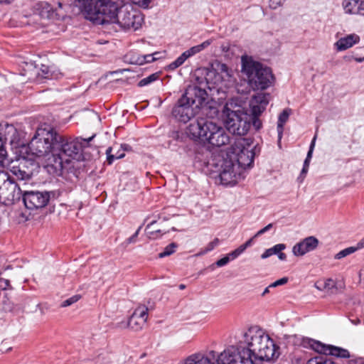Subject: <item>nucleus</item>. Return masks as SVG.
Here are the masks:
<instances>
[{
  "mask_svg": "<svg viewBox=\"0 0 364 364\" xmlns=\"http://www.w3.org/2000/svg\"><path fill=\"white\" fill-rule=\"evenodd\" d=\"M28 148L32 155L46 159L45 168L50 174L59 176L73 159L78 157L82 146L77 139L72 140L44 126L37 129Z\"/></svg>",
  "mask_w": 364,
  "mask_h": 364,
  "instance_id": "nucleus-1",
  "label": "nucleus"
},
{
  "mask_svg": "<svg viewBox=\"0 0 364 364\" xmlns=\"http://www.w3.org/2000/svg\"><path fill=\"white\" fill-rule=\"evenodd\" d=\"M222 117L227 129L233 134L244 136L250 128V118L245 103L237 98H232L225 103Z\"/></svg>",
  "mask_w": 364,
  "mask_h": 364,
  "instance_id": "nucleus-2",
  "label": "nucleus"
},
{
  "mask_svg": "<svg viewBox=\"0 0 364 364\" xmlns=\"http://www.w3.org/2000/svg\"><path fill=\"white\" fill-rule=\"evenodd\" d=\"M187 132L194 139H200L218 147L230 141V136L225 129L206 118L198 117L191 122L187 128Z\"/></svg>",
  "mask_w": 364,
  "mask_h": 364,
  "instance_id": "nucleus-3",
  "label": "nucleus"
},
{
  "mask_svg": "<svg viewBox=\"0 0 364 364\" xmlns=\"http://www.w3.org/2000/svg\"><path fill=\"white\" fill-rule=\"evenodd\" d=\"M144 23V16L139 11L134 9L131 6L116 7V11L108 13L104 16L103 21L97 25H106L111 26L116 31H136Z\"/></svg>",
  "mask_w": 364,
  "mask_h": 364,
  "instance_id": "nucleus-4",
  "label": "nucleus"
},
{
  "mask_svg": "<svg viewBox=\"0 0 364 364\" xmlns=\"http://www.w3.org/2000/svg\"><path fill=\"white\" fill-rule=\"evenodd\" d=\"M242 73L247 79L249 85L253 90H264L272 83L273 75L269 68L253 60L251 57H242Z\"/></svg>",
  "mask_w": 364,
  "mask_h": 364,
  "instance_id": "nucleus-5",
  "label": "nucleus"
},
{
  "mask_svg": "<svg viewBox=\"0 0 364 364\" xmlns=\"http://www.w3.org/2000/svg\"><path fill=\"white\" fill-rule=\"evenodd\" d=\"M78 6L85 18L97 24L104 16L116 11L117 5L112 0H78Z\"/></svg>",
  "mask_w": 364,
  "mask_h": 364,
  "instance_id": "nucleus-6",
  "label": "nucleus"
},
{
  "mask_svg": "<svg viewBox=\"0 0 364 364\" xmlns=\"http://www.w3.org/2000/svg\"><path fill=\"white\" fill-rule=\"evenodd\" d=\"M268 333L258 326H252L245 330L239 338V345L242 346L243 353L250 357L252 352L262 342Z\"/></svg>",
  "mask_w": 364,
  "mask_h": 364,
  "instance_id": "nucleus-7",
  "label": "nucleus"
},
{
  "mask_svg": "<svg viewBox=\"0 0 364 364\" xmlns=\"http://www.w3.org/2000/svg\"><path fill=\"white\" fill-rule=\"evenodd\" d=\"M207 84L228 87L233 82L232 70L225 63L216 62L205 77Z\"/></svg>",
  "mask_w": 364,
  "mask_h": 364,
  "instance_id": "nucleus-8",
  "label": "nucleus"
},
{
  "mask_svg": "<svg viewBox=\"0 0 364 364\" xmlns=\"http://www.w3.org/2000/svg\"><path fill=\"white\" fill-rule=\"evenodd\" d=\"M279 348L276 346L274 341L268 334L262 342L252 352L250 358L255 362L274 361L279 356Z\"/></svg>",
  "mask_w": 364,
  "mask_h": 364,
  "instance_id": "nucleus-9",
  "label": "nucleus"
},
{
  "mask_svg": "<svg viewBox=\"0 0 364 364\" xmlns=\"http://www.w3.org/2000/svg\"><path fill=\"white\" fill-rule=\"evenodd\" d=\"M244 139H240L231 146V152L227 154V158L233 159L235 164H238L242 172L245 168L250 167L253 163L255 154L252 150L244 146Z\"/></svg>",
  "mask_w": 364,
  "mask_h": 364,
  "instance_id": "nucleus-10",
  "label": "nucleus"
},
{
  "mask_svg": "<svg viewBox=\"0 0 364 364\" xmlns=\"http://www.w3.org/2000/svg\"><path fill=\"white\" fill-rule=\"evenodd\" d=\"M242 168L231 158H224L220 165V180L225 186L235 185L242 178Z\"/></svg>",
  "mask_w": 364,
  "mask_h": 364,
  "instance_id": "nucleus-11",
  "label": "nucleus"
},
{
  "mask_svg": "<svg viewBox=\"0 0 364 364\" xmlns=\"http://www.w3.org/2000/svg\"><path fill=\"white\" fill-rule=\"evenodd\" d=\"M269 103V95L258 93L254 95L250 101V121L256 129L262 127V121L259 119L262 113L265 110Z\"/></svg>",
  "mask_w": 364,
  "mask_h": 364,
  "instance_id": "nucleus-12",
  "label": "nucleus"
},
{
  "mask_svg": "<svg viewBox=\"0 0 364 364\" xmlns=\"http://www.w3.org/2000/svg\"><path fill=\"white\" fill-rule=\"evenodd\" d=\"M247 355L243 353L242 346H230L219 355H216L217 364H244Z\"/></svg>",
  "mask_w": 364,
  "mask_h": 364,
  "instance_id": "nucleus-13",
  "label": "nucleus"
},
{
  "mask_svg": "<svg viewBox=\"0 0 364 364\" xmlns=\"http://www.w3.org/2000/svg\"><path fill=\"white\" fill-rule=\"evenodd\" d=\"M23 191L14 181L9 179L0 188V203L9 205L18 201L23 197Z\"/></svg>",
  "mask_w": 364,
  "mask_h": 364,
  "instance_id": "nucleus-14",
  "label": "nucleus"
},
{
  "mask_svg": "<svg viewBox=\"0 0 364 364\" xmlns=\"http://www.w3.org/2000/svg\"><path fill=\"white\" fill-rule=\"evenodd\" d=\"M50 193L48 191H23V201L26 208L37 210L44 208L50 200Z\"/></svg>",
  "mask_w": 364,
  "mask_h": 364,
  "instance_id": "nucleus-15",
  "label": "nucleus"
},
{
  "mask_svg": "<svg viewBox=\"0 0 364 364\" xmlns=\"http://www.w3.org/2000/svg\"><path fill=\"white\" fill-rule=\"evenodd\" d=\"M172 114L177 120L186 123L194 116V112L187 99L181 97L173 107Z\"/></svg>",
  "mask_w": 364,
  "mask_h": 364,
  "instance_id": "nucleus-16",
  "label": "nucleus"
},
{
  "mask_svg": "<svg viewBox=\"0 0 364 364\" xmlns=\"http://www.w3.org/2000/svg\"><path fill=\"white\" fill-rule=\"evenodd\" d=\"M208 94L204 88L196 85H190L186 90L185 93L181 97L187 99V102L191 105H196V107L202 106L206 100Z\"/></svg>",
  "mask_w": 364,
  "mask_h": 364,
  "instance_id": "nucleus-17",
  "label": "nucleus"
},
{
  "mask_svg": "<svg viewBox=\"0 0 364 364\" xmlns=\"http://www.w3.org/2000/svg\"><path fill=\"white\" fill-rule=\"evenodd\" d=\"M318 245V239L314 236H309L296 243L292 248V252L295 256H303L306 253L315 250Z\"/></svg>",
  "mask_w": 364,
  "mask_h": 364,
  "instance_id": "nucleus-18",
  "label": "nucleus"
},
{
  "mask_svg": "<svg viewBox=\"0 0 364 364\" xmlns=\"http://www.w3.org/2000/svg\"><path fill=\"white\" fill-rule=\"evenodd\" d=\"M169 227V225H167V221L166 220L159 223L154 220L146 225L145 231L149 239L156 240L164 234L168 232Z\"/></svg>",
  "mask_w": 364,
  "mask_h": 364,
  "instance_id": "nucleus-19",
  "label": "nucleus"
},
{
  "mask_svg": "<svg viewBox=\"0 0 364 364\" xmlns=\"http://www.w3.org/2000/svg\"><path fill=\"white\" fill-rule=\"evenodd\" d=\"M0 140L3 142L9 141L11 145L20 146L19 134L16 129L12 124H6L0 126Z\"/></svg>",
  "mask_w": 364,
  "mask_h": 364,
  "instance_id": "nucleus-20",
  "label": "nucleus"
},
{
  "mask_svg": "<svg viewBox=\"0 0 364 364\" xmlns=\"http://www.w3.org/2000/svg\"><path fill=\"white\" fill-rule=\"evenodd\" d=\"M341 5L345 14L364 16V0H343Z\"/></svg>",
  "mask_w": 364,
  "mask_h": 364,
  "instance_id": "nucleus-21",
  "label": "nucleus"
},
{
  "mask_svg": "<svg viewBox=\"0 0 364 364\" xmlns=\"http://www.w3.org/2000/svg\"><path fill=\"white\" fill-rule=\"evenodd\" d=\"M17 165L11 166V171L15 175L17 178L21 180H28L31 178L33 171L32 169L29 168L27 166L28 163L25 159L18 160L16 161Z\"/></svg>",
  "mask_w": 364,
  "mask_h": 364,
  "instance_id": "nucleus-22",
  "label": "nucleus"
},
{
  "mask_svg": "<svg viewBox=\"0 0 364 364\" xmlns=\"http://www.w3.org/2000/svg\"><path fill=\"white\" fill-rule=\"evenodd\" d=\"M215 357L216 353L213 350L210 351L207 355L195 353L185 360V364H215Z\"/></svg>",
  "mask_w": 364,
  "mask_h": 364,
  "instance_id": "nucleus-23",
  "label": "nucleus"
},
{
  "mask_svg": "<svg viewBox=\"0 0 364 364\" xmlns=\"http://www.w3.org/2000/svg\"><path fill=\"white\" fill-rule=\"evenodd\" d=\"M359 41L360 36L356 33H351L338 39L334 46L338 51H343L353 47Z\"/></svg>",
  "mask_w": 364,
  "mask_h": 364,
  "instance_id": "nucleus-24",
  "label": "nucleus"
},
{
  "mask_svg": "<svg viewBox=\"0 0 364 364\" xmlns=\"http://www.w3.org/2000/svg\"><path fill=\"white\" fill-rule=\"evenodd\" d=\"M21 75L27 77L28 80H39L40 72L36 65L32 62L24 63Z\"/></svg>",
  "mask_w": 364,
  "mask_h": 364,
  "instance_id": "nucleus-25",
  "label": "nucleus"
},
{
  "mask_svg": "<svg viewBox=\"0 0 364 364\" xmlns=\"http://www.w3.org/2000/svg\"><path fill=\"white\" fill-rule=\"evenodd\" d=\"M326 355H331L342 358H348L350 357V353L346 349L328 345Z\"/></svg>",
  "mask_w": 364,
  "mask_h": 364,
  "instance_id": "nucleus-26",
  "label": "nucleus"
},
{
  "mask_svg": "<svg viewBox=\"0 0 364 364\" xmlns=\"http://www.w3.org/2000/svg\"><path fill=\"white\" fill-rule=\"evenodd\" d=\"M145 323L146 322H144V320L140 319L132 314L128 323H126V326H129L134 331H139L144 327Z\"/></svg>",
  "mask_w": 364,
  "mask_h": 364,
  "instance_id": "nucleus-27",
  "label": "nucleus"
},
{
  "mask_svg": "<svg viewBox=\"0 0 364 364\" xmlns=\"http://www.w3.org/2000/svg\"><path fill=\"white\" fill-rule=\"evenodd\" d=\"M290 114L289 109H284L279 116V120L277 124V132L279 138L281 139L284 129V124L288 120Z\"/></svg>",
  "mask_w": 364,
  "mask_h": 364,
  "instance_id": "nucleus-28",
  "label": "nucleus"
},
{
  "mask_svg": "<svg viewBox=\"0 0 364 364\" xmlns=\"http://www.w3.org/2000/svg\"><path fill=\"white\" fill-rule=\"evenodd\" d=\"M211 42H212V41L207 40L199 45L193 46L190 49L186 50V52L190 58V57L200 53L205 48H206L208 46H209L211 44Z\"/></svg>",
  "mask_w": 364,
  "mask_h": 364,
  "instance_id": "nucleus-29",
  "label": "nucleus"
},
{
  "mask_svg": "<svg viewBox=\"0 0 364 364\" xmlns=\"http://www.w3.org/2000/svg\"><path fill=\"white\" fill-rule=\"evenodd\" d=\"M285 248L286 245L284 244H277L272 248L266 250L261 255V257L262 259H266L272 255H277V253H279V252H282Z\"/></svg>",
  "mask_w": 364,
  "mask_h": 364,
  "instance_id": "nucleus-30",
  "label": "nucleus"
},
{
  "mask_svg": "<svg viewBox=\"0 0 364 364\" xmlns=\"http://www.w3.org/2000/svg\"><path fill=\"white\" fill-rule=\"evenodd\" d=\"M159 55H160V53L156 52L153 54L142 55V56L139 57L134 63L136 64H139V65H142L146 63H151V62L160 58Z\"/></svg>",
  "mask_w": 364,
  "mask_h": 364,
  "instance_id": "nucleus-31",
  "label": "nucleus"
},
{
  "mask_svg": "<svg viewBox=\"0 0 364 364\" xmlns=\"http://www.w3.org/2000/svg\"><path fill=\"white\" fill-rule=\"evenodd\" d=\"M309 343L310 347L316 352L321 354H326L328 345H325L320 341L315 340H310Z\"/></svg>",
  "mask_w": 364,
  "mask_h": 364,
  "instance_id": "nucleus-32",
  "label": "nucleus"
},
{
  "mask_svg": "<svg viewBox=\"0 0 364 364\" xmlns=\"http://www.w3.org/2000/svg\"><path fill=\"white\" fill-rule=\"evenodd\" d=\"M188 58H189V56L185 51L176 60L169 64L168 67L170 70H175L181 66Z\"/></svg>",
  "mask_w": 364,
  "mask_h": 364,
  "instance_id": "nucleus-33",
  "label": "nucleus"
},
{
  "mask_svg": "<svg viewBox=\"0 0 364 364\" xmlns=\"http://www.w3.org/2000/svg\"><path fill=\"white\" fill-rule=\"evenodd\" d=\"M63 73L54 65H50L48 74L44 75V79H59Z\"/></svg>",
  "mask_w": 364,
  "mask_h": 364,
  "instance_id": "nucleus-34",
  "label": "nucleus"
},
{
  "mask_svg": "<svg viewBox=\"0 0 364 364\" xmlns=\"http://www.w3.org/2000/svg\"><path fill=\"white\" fill-rule=\"evenodd\" d=\"M133 314L140 319L144 320V322L146 323L148 318V308L145 306H139L135 309Z\"/></svg>",
  "mask_w": 364,
  "mask_h": 364,
  "instance_id": "nucleus-35",
  "label": "nucleus"
},
{
  "mask_svg": "<svg viewBox=\"0 0 364 364\" xmlns=\"http://www.w3.org/2000/svg\"><path fill=\"white\" fill-rule=\"evenodd\" d=\"M8 154L2 140H0V166H4L8 164Z\"/></svg>",
  "mask_w": 364,
  "mask_h": 364,
  "instance_id": "nucleus-36",
  "label": "nucleus"
},
{
  "mask_svg": "<svg viewBox=\"0 0 364 364\" xmlns=\"http://www.w3.org/2000/svg\"><path fill=\"white\" fill-rule=\"evenodd\" d=\"M176 247L177 245L176 243H171L164 248V250L162 252L159 254V257L163 258L172 255L175 252Z\"/></svg>",
  "mask_w": 364,
  "mask_h": 364,
  "instance_id": "nucleus-37",
  "label": "nucleus"
},
{
  "mask_svg": "<svg viewBox=\"0 0 364 364\" xmlns=\"http://www.w3.org/2000/svg\"><path fill=\"white\" fill-rule=\"evenodd\" d=\"M356 250H358V248L354 247H350L346 248V249L340 251L339 252H338L335 255L334 258L336 259H341L355 252Z\"/></svg>",
  "mask_w": 364,
  "mask_h": 364,
  "instance_id": "nucleus-38",
  "label": "nucleus"
},
{
  "mask_svg": "<svg viewBox=\"0 0 364 364\" xmlns=\"http://www.w3.org/2000/svg\"><path fill=\"white\" fill-rule=\"evenodd\" d=\"M81 299V295L75 294L73 296L64 300L60 305L61 308H65L70 306L75 303L77 302Z\"/></svg>",
  "mask_w": 364,
  "mask_h": 364,
  "instance_id": "nucleus-39",
  "label": "nucleus"
},
{
  "mask_svg": "<svg viewBox=\"0 0 364 364\" xmlns=\"http://www.w3.org/2000/svg\"><path fill=\"white\" fill-rule=\"evenodd\" d=\"M158 77H159V75H157V73L151 74L149 76L141 79L139 82L138 86L139 87L146 86V85L150 84L151 82L155 81Z\"/></svg>",
  "mask_w": 364,
  "mask_h": 364,
  "instance_id": "nucleus-40",
  "label": "nucleus"
},
{
  "mask_svg": "<svg viewBox=\"0 0 364 364\" xmlns=\"http://www.w3.org/2000/svg\"><path fill=\"white\" fill-rule=\"evenodd\" d=\"M308 364H335L331 360H326L323 357H315L308 361Z\"/></svg>",
  "mask_w": 364,
  "mask_h": 364,
  "instance_id": "nucleus-41",
  "label": "nucleus"
},
{
  "mask_svg": "<svg viewBox=\"0 0 364 364\" xmlns=\"http://www.w3.org/2000/svg\"><path fill=\"white\" fill-rule=\"evenodd\" d=\"M219 244V240L218 238L214 239L212 242H209L205 249L200 253L203 255L213 250Z\"/></svg>",
  "mask_w": 364,
  "mask_h": 364,
  "instance_id": "nucleus-42",
  "label": "nucleus"
},
{
  "mask_svg": "<svg viewBox=\"0 0 364 364\" xmlns=\"http://www.w3.org/2000/svg\"><path fill=\"white\" fill-rule=\"evenodd\" d=\"M335 286V283H334V281L331 279H326L323 284H322V287H318L316 284V287L318 289H327V290H330L333 287H334Z\"/></svg>",
  "mask_w": 364,
  "mask_h": 364,
  "instance_id": "nucleus-43",
  "label": "nucleus"
},
{
  "mask_svg": "<svg viewBox=\"0 0 364 364\" xmlns=\"http://www.w3.org/2000/svg\"><path fill=\"white\" fill-rule=\"evenodd\" d=\"M11 289L9 279L0 277V289L6 290Z\"/></svg>",
  "mask_w": 364,
  "mask_h": 364,
  "instance_id": "nucleus-44",
  "label": "nucleus"
},
{
  "mask_svg": "<svg viewBox=\"0 0 364 364\" xmlns=\"http://www.w3.org/2000/svg\"><path fill=\"white\" fill-rule=\"evenodd\" d=\"M286 0H270L269 7L272 9H277L279 6H282Z\"/></svg>",
  "mask_w": 364,
  "mask_h": 364,
  "instance_id": "nucleus-45",
  "label": "nucleus"
},
{
  "mask_svg": "<svg viewBox=\"0 0 364 364\" xmlns=\"http://www.w3.org/2000/svg\"><path fill=\"white\" fill-rule=\"evenodd\" d=\"M111 151H112V147H109L106 151V154L107 155V161H108V164H111L113 162L114 159L122 158L124 156V154H121L119 156L115 157L114 155L111 154Z\"/></svg>",
  "mask_w": 364,
  "mask_h": 364,
  "instance_id": "nucleus-46",
  "label": "nucleus"
},
{
  "mask_svg": "<svg viewBox=\"0 0 364 364\" xmlns=\"http://www.w3.org/2000/svg\"><path fill=\"white\" fill-rule=\"evenodd\" d=\"M50 65H42L41 68L38 69L40 72L39 80L44 79V75L48 74V70L50 69Z\"/></svg>",
  "mask_w": 364,
  "mask_h": 364,
  "instance_id": "nucleus-47",
  "label": "nucleus"
},
{
  "mask_svg": "<svg viewBox=\"0 0 364 364\" xmlns=\"http://www.w3.org/2000/svg\"><path fill=\"white\" fill-rule=\"evenodd\" d=\"M134 4H136L143 8H147L151 0H131Z\"/></svg>",
  "mask_w": 364,
  "mask_h": 364,
  "instance_id": "nucleus-48",
  "label": "nucleus"
},
{
  "mask_svg": "<svg viewBox=\"0 0 364 364\" xmlns=\"http://www.w3.org/2000/svg\"><path fill=\"white\" fill-rule=\"evenodd\" d=\"M141 227H139L137 230L135 232V233L131 236L130 237H129L128 239H127L126 240V243L127 245L129 244H131V243H135L136 241V237H138L139 235V233L140 232V230H141Z\"/></svg>",
  "mask_w": 364,
  "mask_h": 364,
  "instance_id": "nucleus-49",
  "label": "nucleus"
},
{
  "mask_svg": "<svg viewBox=\"0 0 364 364\" xmlns=\"http://www.w3.org/2000/svg\"><path fill=\"white\" fill-rule=\"evenodd\" d=\"M9 176L8 175L7 172L4 171H0V188H1L2 185L9 179Z\"/></svg>",
  "mask_w": 364,
  "mask_h": 364,
  "instance_id": "nucleus-50",
  "label": "nucleus"
},
{
  "mask_svg": "<svg viewBox=\"0 0 364 364\" xmlns=\"http://www.w3.org/2000/svg\"><path fill=\"white\" fill-rule=\"evenodd\" d=\"M288 281V279L287 277H283L282 279H279L274 282L272 283L269 287H276L279 285L285 284Z\"/></svg>",
  "mask_w": 364,
  "mask_h": 364,
  "instance_id": "nucleus-51",
  "label": "nucleus"
},
{
  "mask_svg": "<svg viewBox=\"0 0 364 364\" xmlns=\"http://www.w3.org/2000/svg\"><path fill=\"white\" fill-rule=\"evenodd\" d=\"M316 135L314 136V137L313 138L312 141H311V145H310V147H309V150L307 153V156H306V159H311L312 157V154H313V151H314V146H315V142H316Z\"/></svg>",
  "mask_w": 364,
  "mask_h": 364,
  "instance_id": "nucleus-52",
  "label": "nucleus"
},
{
  "mask_svg": "<svg viewBox=\"0 0 364 364\" xmlns=\"http://www.w3.org/2000/svg\"><path fill=\"white\" fill-rule=\"evenodd\" d=\"M229 262H230L229 257H228L226 255L225 257H224L220 259L219 260H218L216 262V265L218 267H222V266H224L226 264H228Z\"/></svg>",
  "mask_w": 364,
  "mask_h": 364,
  "instance_id": "nucleus-53",
  "label": "nucleus"
},
{
  "mask_svg": "<svg viewBox=\"0 0 364 364\" xmlns=\"http://www.w3.org/2000/svg\"><path fill=\"white\" fill-rule=\"evenodd\" d=\"M272 227V223H269V225H267V226H265L264 228H263L262 229H261L260 230H259L256 234L254 236V237H257L262 234H264V232H266L267 231H268L269 230H270Z\"/></svg>",
  "mask_w": 364,
  "mask_h": 364,
  "instance_id": "nucleus-54",
  "label": "nucleus"
},
{
  "mask_svg": "<svg viewBox=\"0 0 364 364\" xmlns=\"http://www.w3.org/2000/svg\"><path fill=\"white\" fill-rule=\"evenodd\" d=\"M244 364H264L262 362H255L252 359L250 358V357H247V360L244 363Z\"/></svg>",
  "mask_w": 364,
  "mask_h": 364,
  "instance_id": "nucleus-55",
  "label": "nucleus"
},
{
  "mask_svg": "<svg viewBox=\"0 0 364 364\" xmlns=\"http://www.w3.org/2000/svg\"><path fill=\"white\" fill-rule=\"evenodd\" d=\"M246 249L245 247L242 245L240 247H238L237 249L235 250L237 255L239 256Z\"/></svg>",
  "mask_w": 364,
  "mask_h": 364,
  "instance_id": "nucleus-56",
  "label": "nucleus"
},
{
  "mask_svg": "<svg viewBox=\"0 0 364 364\" xmlns=\"http://www.w3.org/2000/svg\"><path fill=\"white\" fill-rule=\"evenodd\" d=\"M246 249L245 247L242 245L240 247H238L237 249L235 250L237 255L239 256Z\"/></svg>",
  "mask_w": 364,
  "mask_h": 364,
  "instance_id": "nucleus-57",
  "label": "nucleus"
},
{
  "mask_svg": "<svg viewBox=\"0 0 364 364\" xmlns=\"http://www.w3.org/2000/svg\"><path fill=\"white\" fill-rule=\"evenodd\" d=\"M228 257H229V259H234L235 258H237L238 257V255H237L236 252L234 250L231 252H230L229 254L227 255Z\"/></svg>",
  "mask_w": 364,
  "mask_h": 364,
  "instance_id": "nucleus-58",
  "label": "nucleus"
},
{
  "mask_svg": "<svg viewBox=\"0 0 364 364\" xmlns=\"http://www.w3.org/2000/svg\"><path fill=\"white\" fill-rule=\"evenodd\" d=\"M254 238H255L254 237L250 238L245 243H244L242 245L245 249H247L248 247H250L252 245V242Z\"/></svg>",
  "mask_w": 364,
  "mask_h": 364,
  "instance_id": "nucleus-59",
  "label": "nucleus"
},
{
  "mask_svg": "<svg viewBox=\"0 0 364 364\" xmlns=\"http://www.w3.org/2000/svg\"><path fill=\"white\" fill-rule=\"evenodd\" d=\"M363 247H364V237L362 238L359 241V242L358 243L357 247H356V248H358V250L360 249V248H363Z\"/></svg>",
  "mask_w": 364,
  "mask_h": 364,
  "instance_id": "nucleus-60",
  "label": "nucleus"
},
{
  "mask_svg": "<svg viewBox=\"0 0 364 364\" xmlns=\"http://www.w3.org/2000/svg\"><path fill=\"white\" fill-rule=\"evenodd\" d=\"M278 257L280 260H285L287 258V256L284 253L279 252V253H277Z\"/></svg>",
  "mask_w": 364,
  "mask_h": 364,
  "instance_id": "nucleus-61",
  "label": "nucleus"
},
{
  "mask_svg": "<svg viewBox=\"0 0 364 364\" xmlns=\"http://www.w3.org/2000/svg\"><path fill=\"white\" fill-rule=\"evenodd\" d=\"M308 169H309V166H303V168L301 170V176H305L308 171Z\"/></svg>",
  "mask_w": 364,
  "mask_h": 364,
  "instance_id": "nucleus-62",
  "label": "nucleus"
},
{
  "mask_svg": "<svg viewBox=\"0 0 364 364\" xmlns=\"http://www.w3.org/2000/svg\"><path fill=\"white\" fill-rule=\"evenodd\" d=\"M14 1V0H0V4H11Z\"/></svg>",
  "mask_w": 364,
  "mask_h": 364,
  "instance_id": "nucleus-63",
  "label": "nucleus"
},
{
  "mask_svg": "<svg viewBox=\"0 0 364 364\" xmlns=\"http://www.w3.org/2000/svg\"><path fill=\"white\" fill-rule=\"evenodd\" d=\"M360 283L364 285V272L360 274Z\"/></svg>",
  "mask_w": 364,
  "mask_h": 364,
  "instance_id": "nucleus-64",
  "label": "nucleus"
}]
</instances>
